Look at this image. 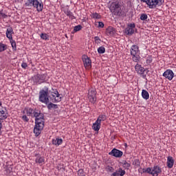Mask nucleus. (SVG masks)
<instances>
[{"mask_svg":"<svg viewBox=\"0 0 176 176\" xmlns=\"http://www.w3.org/2000/svg\"><path fill=\"white\" fill-rule=\"evenodd\" d=\"M42 113H41V111H34V113H33V116H34V118H38V116H39V115H41Z\"/></svg>","mask_w":176,"mask_h":176,"instance_id":"43","label":"nucleus"},{"mask_svg":"<svg viewBox=\"0 0 176 176\" xmlns=\"http://www.w3.org/2000/svg\"><path fill=\"white\" fill-rule=\"evenodd\" d=\"M98 53L99 54H104V53H105V47L103 46H101L100 47L98 48Z\"/></svg>","mask_w":176,"mask_h":176,"instance_id":"32","label":"nucleus"},{"mask_svg":"<svg viewBox=\"0 0 176 176\" xmlns=\"http://www.w3.org/2000/svg\"><path fill=\"white\" fill-rule=\"evenodd\" d=\"M148 19V15L146 14H142L140 15V20L145 21Z\"/></svg>","mask_w":176,"mask_h":176,"instance_id":"39","label":"nucleus"},{"mask_svg":"<svg viewBox=\"0 0 176 176\" xmlns=\"http://www.w3.org/2000/svg\"><path fill=\"white\" fill-rule=\"evenodd\" d=\"M6 49H8V45H6V44L0 43V53H2V52H5Z\"/></svg>","mask_w":176,"mask_h":176,"instance_id":"30","label":"nucleus"},{"mask_svg":"<svg viewBox=\"0 0 176 176\" xmlns=\"http://www.w3.org/2000/svg\"><path fill=\"white\" fill-rule=\"evenodd\" d=\"M64 13L65 14H66V16L69 17V19H71L72 20H74L76 19L75 16L74 15V13H72L71 10H69L68 9L65 10Z\"/></svg>","mask_w":176,"mask_h":176,"instance_id":"24","label":"nucleus"},{"mask_svg":"<svg viewBox=\"0 0 176 176\" xmlns=\"http://www.w3.org/2000/svg\"><path fill=\"white\" fill-rule=\"evenodd\" d=\"M52 97V102H60L61 101V94H58L57 89H53V91L51 93Z\"/></svg>","mask_w":176,"mask_h":176,"instance_id":"9","label":"nucleus"},{"mask_svg":"<svg viewBox=\"0 0 176 176\" xmlns=\"http://www.w3.org/2000/svg\"><path fill=\"white\" fill-rule=\"evenodd\" d=\"M80 30H82V25H76L74 28V32H78V31H80Z\"/></svg>","mask_w":176,"mask_h":176,"instance_id":"40","label":"nucleus"},{"mask_svg":"<svg viewBox=\"0 0 176 176\" xmlns=\"http://www.w3.org/2000/svg\"><path fill=\"white\" fill-rule=\"evenodd\" d=\"M26 8H34L37 12L43 10V3L41 0H28L25 3Z\"/></svg>","mask_w":176,"mask_h":176,"instance_id":"1","label":"nucleus"},{"mask_svg":"<svg viewBox=\"0 0 176 176\" xmlns=\"http://www.w3.org/2000/svg\"><path fill=\"white\" fill-rule=\"evenodd\" d=\"M92 129L94 130V131H100V129H101V122H99V121H96L93 124Z\"/></svg>","mask_w":176,"mask_h":176,"instance_id":"20","label":"nucleus"},{"mask_svg":"<svg viewBox=\"0 0 176 176\" xmlns=\"http://www.w3.org/2000/svg\"><path fill=\"white\" fill-rule=\"evenodd\" d=\"M167 167L168 168H173L174 167V158L171 156L167 157Z\"/></svg>","mask_w":176,"mask_h":176,"instance_id":"19","label":"nucleus"},{"mask_svg":"<svg viewBox=\"0 0 176 176\" xmlns=\"http://www.w3.org/2000/svg\"><path fill=\"white\" fill-rule=\"evenodd\" d=\"M10 42L11 45H12V50L14 52H16V50H17V47L16 46V41H14L13 38H12V40H10Z\"/></svg>","mask_w":176,"mask_h":176,"instance_id":"29","label":"nucleus"},{"mask_svg":"<svg viewBox=\"0 0 176 176\" xmlns=\"http://www.w3.org/2000/svg\"><path fill=\"white\" fill-rule=\"evenodd\" d=\"M135 69L139 75H144L145 74V68H144L141 65L137 63L135 66Z\"/></svg>","mask_w":176,"mask_h":176,"instance_id":"14","label":"nucleus"},{"mask_svg":"<svg viewBox=\"0 0 176 176\" xmlns=\"http://www.w3.org/2000/svg\"><path fill=\"white\" fill-rule=\"evenodd\" d=\"M1 17H3V19H6L8 15H6L5 13H3L2 11H0V19H1Z\"/></svg>","mask_w":176,"mask_h":176,"instance_id":"45","label":"nucleus"},{"mask_svg":"<svg viewBox=\"0 0 176 176\" xmlns=\"http://www.w3.org/2000/svg\"><path fill=\"white\" fill-rule=\"evenodd\" d=\"M0 107H2V101L0 100Z\"/></svg>","mask_w":176,"mask_h":176,"instance_id":"50","label":"nucleus"},{"mask_svg":"<svg viewBox=\"0 0 176 176\" xmlns=\"http://www.w3.org/2000/svg\"><path fill=\"white\" fill-rule=\"evenodd\" d=\"M8 119V111L6 109L4 110H0V120H5Z\"/></svg>","mask_w":176,"mask_h":176,"instance_id":"23","label":"nucleus"},{"mask_svg":"<svg viewBox=\"0 0 176 176\" xmlns=\"http://www.w3.org/2000/svg\"><path fill=\"white\" fill-rule=\"evenodd\" d=\"M77 175L78 176H86V175L85 174V170H83V169H79L77 171Z\"/></svg>","mask_w":176,"mask_h":176,"instance_id":"36","label":"nucleus"},{"mask_svg":"<svg viewBox=\"0 0 176 176\" xmlns=\"http://www.w3.org/2000/svg\"><path fill=\"white\" fill-rule=\"evenodd\" d=\"M92 18L96 19H101V15L97 12H94L92 14Z\"/></svg>","mask_w":176,"mask_h":176,"instance_id":"35","label":"nucleus"},{"mask_svg":"<svg viewBox=\"0 0 176 176\" xmlns=\"http://www.w3.org/2000/svg\"><path fill=\"white\" fill-rule=\"evenodd\" d=\"M130 166H131L130 164V163L124 161V163H123V167L126 169V170H129V168H130Z\"/></svg>","mask_w":176,"mask_h":176,"instance_id":"37","label":"nucleus"},{"mask_svg":"<svg viewBox=\"0 0 176 176\" xmlns=\"http://www.w3.org/2000/svg\"><path fill=\"white\" fill-rule=\"evenodd\" d=\"M106 169L109 173H113V170H114L113 167L112 166H107Z\"/></svg>","mask_w":176,"mask_h":176,"instance_id":"44","label":"nucleus"},{"mask_svg":"<svg viewBox=\"0 0 176 176\" xmlns=\"http://www.w3.org/2000/svg\"><path fill=\"white\" fill-rule=\"evenodd\" d=\"M21 119H22V120H23L24 122H30V118H28V117H27V116H25V115H23V116L21 117Z\"/></svg>","mask_w":176,"mask_h":176,"instance_id":"42","label":"nucleus"},{"mask_svg":"<svg viewBox=\"0 0 176 176\" xmlns=\"http://www.w3.org/2000/svg\"><path fill=\"white\" fill-rule=\"evenodd\" d=\"M38 100L40 102H43V104H45V105H47V104L50 102V100H49V91L47 89L39 91Z\"/></svg>","mask_w":176,"mask_h":176,"instance_id":"6","label":"nucleus"},{"mask_svg":"<svg viewBox=\"0 0 176 176\" xmlns=\"http://www.w3.org/2000/svg\"><path fill=\"white\" fill-rule=\"evenodd\" d=\"M96 120L98 122H99L100 123H101V122H105V120H107V116H105V115H99V116L98 117Z\"/></svg>","mask_w":176,"mask_h":176,"instance_id":"27","label":"nucleus"},{"mask_svg":"<svg viewBox=\"0 0 176 176\" xmlns=\"http://www.w3.org/2000/svg\"><path fill=\"white\" fill-rule=\"evenodd\" d=\"M59 171H62V173H64V170H59Z\"/></svg>","mask_w":176,"mask_h":176,"instance_id":"53","label":"nucleus"},{"mask_svg":"<svg viewBox=\"0 0 176 176\" xmlns=\"http://www.w3.org/2000/svg\"><path fill=\"white\" fill-rule=\"evenodd\" d=\"M131 56H132V61L134 63H140L141 61V56L140 54V47L138 45H133L130 49Z\"/></svg>","mask_w":176,"mask_h":176,"instance_id":"2","label":"nucleus"},{"mask_svg":"<svg viewBox=\"0 0 176 176\" xmlns=\"http://www.w3.org/2000/svg\"><path fill=\"white\" fill-rule=\"evenodd\" d=\"M98 27H99L100 28H104V23H102V22H99V23H98Z\"/></svg>","mask_w":176,"mask_h":176,"instance_id":"47","label":"nucleus"},{"mask_svg":"<svg viewBox=\"0 0 176 176\" xmlns=\"http://www.w3.org/2000/svg\"><path fill=\"white\" fill-rule=\"evenodd\" d=\"M36 163L38 164H42L45 163V157L41 156L40 155H37L36 158L35 159Z\"/></svg>","mask_w":176,"mask_h":176,"instance_id":"25","label":"nucleus"},{"mask_svg":"<svg viewBox=\"0 0 176 176\" xmlns=\"http://www.w3.org/2000/svg\"><path fill=\"white\" fill-rule=\"evenodd\" d=\"M94 42H95L96 45H100V43H101V38H100V37H98V36H95Z\"/></svg>","mask_w":176,"mask_h":176,"instance_id":"38","label":"nucleus"},{"mask_svg":"<svg viewBox=\"0 0 176 176\" xmlns=\"http://www.w3.org/2000/svg\"><path fill=\"white\" fill-rule=\"evenodd\" d=\"M126 174V170L120 168L118 170H116V172L113 173L111 176H124Z\"/></svg>","mask_w":176,"mask_h":176,"instance_id":"18","label":"nucleus"},{"mask_svg":"<svg viewBox=\"0 0 176 176\" xmlns=\"http://www.w3.org/2000/svg\"><path fill=\"white\" fill-rule=\"evenodd\" d=\"M34 85H42L47 80V74H36L32 78Z\"/></svg>","mask_w":176,"mask_h":176,"instance_id":"4","label":"nucleus"},{"mask_svg":"<svg viewBox=\"0 0 176 176\" xmlns=\"http://www.w3.org/2000/svg\"><path fill=\"white\" fill-rule=\"evenodd\" d=\"M141 2L146 3L149 9H156L157 6H162L164 3V0H140Z\"/></svg>","mask_w":176,"mask_h":176,"instance_id":"3","label":"nucleus"},{"mask_svg":"<svg viewBox=\"0 0 176 176\" xmlns=\"http://www.w3.org/2000/svg\"><path fill=\"white\" fill-rule=\"evenodd\" d=\"M124 146H127V144L125 143V144H124Z\"/></svg>","mask_w":176,"mask_h":176,"instance_id":"52","label":"nucleus"},{"mask_svg":"<svg viewBox=\"0 0 176 176\" xmlns=\"http://www.w3.org/2000/svg\"><path fill=\"white\" fill-rule=\"evenodd\" d=\"M116 34V30L112 26H109L106 29V34L107 36H113Z\"/></svg>","mask_w":176,"mask_h":176,"instance_id":"15","label":"nucleus"},{"mask_svg":"<svg viewBox=\"0 0 176 176\" xmlns=\"http://www.w3.org/2000/svg\"><path fill=\"white\" fill-rule=\"evenodd\" d=\"M146 61V64L149 65L152 63V61H153V59L152 58L151 56H148Z\"/></svg>","mask_w":176,"mask_h":176,"instance_id":"41","label":"nucleus"},{"mask_svg":"<svg viewBox=\"0 0 176 176\" xmlns=\"http://www.w3.org/2000/svg\"><path fill=\"white\" fill-rule=\"evenodd\" d=\"M143 173L150 174L152 176H159V174H162V168L159 166H154L153 168H147L142 169Z\"/></svg>","mask_w":176,"mask_h":176,"instance_id":"5","label":"nucleus"},{"mask_svg":"<svg viewBox=\"0 0 176 176\" xmlns=\"http://www.w3.org/2000/svg\"><path fill=\"white\" fill-rule=\"evenodd\" d=\"M42 118H44L43 113L39 114L35 119H42Z\"/></svg>","mask_w":176,"mask_h":176,"instance_id":"48","label":"nucleus"},{"mask_svg":"<svg viewBox=\"0 0 176 176\" xmlns=\"http://www.w3.org/2000/svg\"><path fill=\"white\" fill-rule=\"evenodd\" d=\"M142 97L144 98V100H149V92L145 89H142Z\"/></svg>","mask_w":176,"mask_h":176,"instance_id":"26","label":"nucleus"},{"mask_svg":"<svg viewBox=\"0 0 176 176\" xmlns=\"http://www.w3.org/2000/svg\"><path fill=\"white\" fill-rule=\"evenodd\" d=\"M58 170H60V165L58 166Z\"/></svg>","mask_w":176,"mask_h":176,"instance_id":"51","label":"nucleus"},{"mask_svg":"<svg viewBox=\"0 0 176 176\" xmlns=\"http://www.w3.org/2000/svg\"><path fill=\"white\" fill-rule=\"evenodd\" d=\"M88 100L89 102L93 104H96L97 102V91L95 88H90L88 90Z\"/></svg>","mask_w":176,"mask_h":176,"instance_id":"7","label":"nucleus"},{"mask_svg":"<svg viewBox=\"0 0 176 176\" xmlns=\"http://www.w3.org/2000/svg\"><path fill=\"white\" fill-rule=\"evenodd\" d=\"M135 30V23H132L127 25L125 28V34L126 35H133L134 31Z\"/></svg>","mask_w":176,"mask_h":176,"instance_id":"11","label":"nucleus"},{"mask_svg":"<svg viewBox=\"0 0 176 176\" xmlns=\"http://www.w3.org/2000/svg\"><path fill=\"white\" fill-rule=\"evenodd\" d=\"M109 155L113 156L114 157H122L123 156V151L118 150L116 148H113Z\"/></svg>","mask_w":176,"mask_h":176,"instance_id":"13","label":"nucleus"},{"mask_svg":"<svg viewBox=\"0 0 176 176\" xmlns=\"http://www.w3.org/2000/svg\"><path fill=\"white\" fill-rule=\"evenodd\" d=\"M35 125L41 126V127H45V118H42L40 119H35Z\"/></svg>","mask_w":176,"mask_h":176,"instance_id":"21","label":"nucleus"},{"mask_svg":"<svg viewBox=\"0 0 176 176\" xmlns=\"http://www.w3.org/2000/svg\"><path fill=\"white\" fill-rule=\"evenodd\" d=\"M162 76L166 78V79H168V80H173V79H174L175 74L173 70L166 69L162 74Z\"/></svg>","mask_w":176,"mask_h":176,"instance_id":"12","label":"nucleus"},{"mask_svg":"<svg viewBox=\"0 0 176 176\" xmlns=\"http://www.w3.org/2000/svg\"><path fill=\"white\" fill-rule=\"evenodd\" d=\"M2 130V121L0 120V131Z\"/></svg>","mask_w":176,"mask_h":176,"instance_id":"49","label":"nucleus"},{"mask_svg":"<svg viewBox=\"0 0 176 176\" xmlns=\"http://www.w3.org/2000/svg\"><path fill=\"white\" fill-rule=\"evenodd\" d=\"M52 145H56V146H59L63 144V139L60 138H56L52 140Z\"/></svg>","mask_w":176,"mask_h":176,"instance_id":"22","label":"nucleus"},{"mask_svg":"<svg viewBox=\"0 0 176 176\" xmlns=\"http://www.w3.org/2000/svg\"><path fill=\"white\" fill-rule=\"evenodd\" d=\"M110 10L115 16H123L122 8L118 3H113L110 8Z\"/></svg>","mask_w":176,"mask_h":176,"instance_id":"8","label":"nucleus"},{"mask_svg":"<svg viewBox=\"0 0 176 176\" xmlns=\"http://www.w3.org/2000/svg\"><path fill=\"white\" fill-rule=\"evenodd\" d=\"M25 111L28 116H32V115H34V111L32 108L25 109Z\"/></svg>","mask_w":176,"mask_h":176,"instance_id":"28","label":"nucleus"},{"mask_svg":"<svg viewBox=\"0 0 176 176\" xmlns=\"http://www.w3.org/2000/svg\"><path fill=\"white\" fill-rule=\"evenodd\" d=\"M140 164H141V162H140V160H138V159H135L133 162V165L135 166L136 167H140Z\"/></svg>","mask_w":176,"mask_h":176,"instance_id":"33","label":"nucleus"},{"mask_svg":"<svg viewBox=\"0 0 176 176\" xmlns=\"http://www.w3.org/2000/svg\"><path fill=\"white\" fill-rule=\"evenodd\" d=\"M21 67L22 68H23V69H27V67H28V65H27V63H22L21 64Z\"/></svg>","mask_w":176,"mask_h":176,"instance_id":"46","label":"nucleus"},{"mask_svg":"<svg viewBox=\"0 0 176 176\" xmlns=\"http://www.w3.org/2000/svg\"><path fill=\"white\" fill-rule=\"evenodd\" d=\"M13 34H14V32L13 31V28L12 27L7 28L6 35V37L9 39V41H12V39H13Z\"/></svg>","mask_w":176,"mask_h":176,"instance_id":"16","label":"nucleus"},{"mask_svg":"<svg viewBox=\"0 0 176 176\" xmlns=\"http://www.w3.org/2000/svg\"><path fill=\"white\" fill-rule=\"evenodd\" d=\"M82 60L86 69H90V68H91V60L90 58H89V56L83 55L82 56Z\"/></svg>","mask_w":176,"mask_h":176,"instance_id":"10","label":"nucleus"},{"mask_svg":"<svg viewBox=\"0 0 176 176\" xmlns=\"http://www.w3.org/2000/svg\"><path fill=\"white\" fill-rule=\"evenodd\" d=\"M47 105V107L48 109H52V108H54V109L57 108V104H54L52 102L48 103Z\"/></svg>","mask_w":176,"mask_h":176,"instance_id":"34","label":"nucleus"},{"mask_svg":"<svg viewBox=\"0 0 176 176\" xmlns=\"http://www.w3.org/2000/svg\"><path fill=\"white\" fill-rule=\"evenodd\" d=\"M40 37L43 41H49V35L46 33H41Z\"/></svg>","mask_w":176,"mask_h":176,"instance_id":"31","label":"nucleus"},{"mask_svg":"<svg viewBox=\"0 0 176 176\" xmlns=\"http://www.w3.org/2000/svg\"><path fill=\"white\" fill-rule=\"evenodd\" d=\"M42 130H43V126L39 125H35L34 128V133L35 134L36 137H38L42 133Z\"/></svg>","mask_w":176,"mask_h":176,"instance_id":"17","label":"nucleus"}]
</instances>
